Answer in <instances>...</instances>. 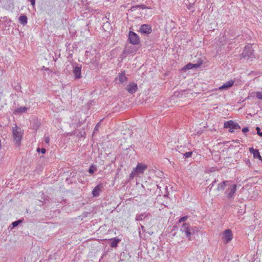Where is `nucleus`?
I'll use <instances>...</instances> for the list:
<instances>
[{
	"label": "nucleus",
	"mask_w": 262,
	"mask_h": 262,
	"mask_svg": "<svg viewBox=\"0 0 262 262\" xmlns=\"http://www.w3.org/2000/svg\"><path fill=\"white\" fill-rule=\"evenodd\" d=\"M198 231L199 229L197 227H193L189 223H184L181 228V231L185 234L189 241H191V236Z\"/></svg>",
	"instance_id": "1"
},
{
	"label": "nucleus",
	"mask_w": 262,
	"mask_h": 262,
	"mask_svg": "<svg viewBox=\"0 0 262 262\" xmlns=\"http://www.w3.org/2000/svg\"><path fill=\"white\" fill-rule=\"evenodd\" d=\"M241 56L247 60H252L254 58V51L251 45L246 46Z\"/></svg>",
	"instance_id": "2"
},
{
	"label": "nucleus",
	"mask_w": 262,
	"mask_h": 262,
	"mask_svg": "<svg viewBox=\"0 0 262 262\" xmlns=\"http://www.w3.org/2000/svg\"><path fill=\"white\" fill-rule=\"evenodd\" d=\"M12 133L15 144L17 146H19L22 139L21 129L17 127H13L12 129Z\"/></svg>",
	"instance_id": "3"
},
{
	"label": "nucleus",
	"mask_w": 262,
	"mask_h": 262,
	"mask_svg": "<svg viewBox=\"0 0 262 262\" xmlns=\"http://www.w3.org/2000/svg\"><path fill=\"white\" fill-rule=\"evenodd\" d=\"M224 127L229 128L230 132H233L234 129L241 128L240 125L237 123H235L232 120L225 122L224 123Z\"/></svg>",
	"instance_id": "4"
},
{
	"label": "nucleus",
	"mask_w": 262,
	"mask_h": 262,
	"mask_svg": "<svg viewBox=\"0 0 262 262\" xmlns=\"http://www.w3.org/2000/svg\"><path fill=\"white\" fill-rule=\"evenodd\" d=\"M236 190V185H232L230 183V185L228 186V188L225 191V194L228 199H232L234 197Z\"/></svg>",
	"instance_id": "5"
},
{
	"label": "nucleus",
	"mask_w": 262,
	"mask_h": 262,
	"mask_svg": "<svg viewBox=\"0 0 262 262\" xmlns=\"http://www.w3.org/2000/svg\"><path fill=\"white\" fill-rule=\"evenodd\" d=\"M233 238V234L230 229L225 230L223 234L222 239L225 244H228Z\"/></svg>",
	"instance_id": "6"
},
{
	"label": "nucleus",
	"mask_w": 262,
	"mask_h": 262,
	"mask_svg": "<svg viewBox=\"0 0 262 262\" xmlns=\"http://www.w3.org/2000/svg\"><path fill=\"white\" fill-rule=\"evenodd\" d=\"M128 39L133 45H138L140 43V38L138 35L133 31L129 32Z\"/></svg>",
	"instance_id": "7"
},
{
	"label": "nucleus",
	"mask_w": 262,
	"mask_h": 262,
	"mask_svg": "<svg viewBox=\"0 0 262 262\" xmlns=\"http://www.w3.org/2000/svg\"><path fill=\"white\" fill-rule=\"evenodd\" d=\"M147 168V165L143 163H139L137 167L134 168L137 173L142 174L143 173L144 171Z\"/></svg>",
	"instance_id": "8"
},
{
	"label": "nucleus",
	"mask_w": 262,
	"mask_h": 262,
	"mask_svg": "<svg viewBox=\"0 0 262 262\" xmlns=\"http://www.w3.org/2000/svg\"><path fill=\"white\" fill-rule=\"evenodd\" d=\"M230 181H223L222 182L219 183L217 185L216 190L219 192L224 190L226 187H228V186L230 185Z\"/></svg>",
	"instance_id": "9"
},
{
	"label": "nucleus",
	"mask_w": 262,
	"mask_h": 262,
	"mask_svg": "<svg viewBox=\"0 0 262 262\" xmlns=\"http://www.w3.org/2000/svg\"><path fill=\"white\" fill-rule=\"evenodd\" d=\"M138 89L137 84L135 83H130L127 86L126 90L130 94L135 93Z\"/></svg>",
	"instance_id": "10"
},
{
	"label": "nucleus",
	"mask_w": 262,
	"mask_h": 262,
	"mask_svg": "<svg viewBox=\"0 0 262 262\" xmlns=\"http://www.w3.org/2000/svg\"><path fill=\"white\" fill-rule=\"evenodd\" d=\"M234 83V81L231 80H229L226 83H224L222 86L219 88V90H227L231 86H233Z\"/></svg>",
	"instance_id": "11"
},
{
	"label": "nucleus",
	"mask_w": 262,
	"mask_h": 262,
	"mask_svg": "<svg viewBox=\"0 0 262 262\" xmlns=\"http://www.w3.org/2000/svg\"><path fill=\"white\" fill-rule=\"evenodd\" d=\"M140 31L141 33L149 34L151 32V28L148 25H142L140 28Z\"/></svg>",
	"instance_id": "12"
},
{
	"label": "nucleus",
	"mask_w": 262,
	"mask_h": 262,
	"mask_svg": "<svg viewBox=\"0 0 262 262\" xmlns=\"http://www.w3.org/2000/svg\"><path fill=\"white\" fill-rule=\"evenodd\" d=\"M81 67L78 66H76L74 68L73 72L75 78L79 79L81 78Z\"/></svg>",
	"instance_id": "13"
},
{
	"label": "nucleus",
	"mask_w": 262,
	"mask_h": 262,
	"mask_svg": "<svg viewBox=\"0 0 262 262\" xmlns=\"http://www.w3.org/2000/svg\"><path fill=\"white\" fill-rule=\"evenodd\" d=\"M250 151L253 154L254 158H257L262 161V158L260 155L259 152L257 149H254L253 148H250Z\"/></svg>",
	"instance_id": "14"
},
{
	"label": "nucleus",
	"mask_w": 262,
	"mask_h": 262,
	"mask_svg": "<svg viewBox=\"0 0 262 262\" xmlns=\"http://www.w3.org/2000/svg\"><path fill=\"white\" fill-rule=\"evenodd\" d=\"M120 242V239L119 238L115 237L114 238L111 239V242L110 244V246L112 248L116 247L118 245V244Z\"/></svg>",
	"instance_id": "15"
},
{
	"label": "nucleus",
	"mask_w": 262,
	"mask_h": 262,
	"mask_svg": "<svg viewBox=\"0 0 262 262\" xmlns=\"http://www.w3.org/2000/svg\"><path fill=\"white\" fill-rule=\"evenodd\" d=\"M119 80L121 83H123L127 81V78L125 76L124 72H123L120 74L119 76Z\"/></svg>",
	"instance_id": "16"
},
{
	"label": "nucleus",
	"mask_w": 262,
	"mask_h": 262,
	"mask_svg": "<svg viewBox=\"0 0 262 262\" xmlns=\"http://www.w3.org/2000/svg\"><path fill=\"white\" fill-rule=\"evenodd\" d=\"M100 186L99 185H97L96 186L93 190L92 191V194L94 197H97L99 195L100 193Z\"/></svg>",
	"instance_id": "17"
},
{
	"label": "nucleus",
	"mask_w": 262,
	"mask_h": 262,
	"mask_svg": "<svg viewBox=\"0 0 262 262\" xmlns=\"http://www.w3.org/2000/svg\"><path fill=\"white\" fill-rule=\"evenodd\" d=\"M149 214H146L145 213H141L138 214L136 216V221H142L148 215H149Z\"/></svg>",
	"instance_id": "18"
},
{
	"label": "nucleus",
	"mask_w": 262,
	"mask_h": 262,
	"mask_svg": "<svg viewBox=\"0 0 262 262\" xmlns=\"http://www.w3.org/2000/svg\"><path fill=\"white\" fill-rule=\"evenodd\" d=\"M27 17L26 15H21L19 17V22L23 25L27 24Z\"/></svg>",
	"instance_id": "19"
},
{
	"label": "nucleus",
	"mask_w": 262,
	"mask_h": 262,
	"mask_svg": "<svg viewBox=\"0 0 262 262\" xmlns=\"http://www.w3.org/2000/svg\"><path fill=\"white\" fill-rule=\"evenodd\" d=\"M136 51V50L134 48V47L132 48L131 46H126L125 47L124 52L126 54H130L133 53Z\"/></svg>",
	"instance_id": "20"
},
{
	"label": "nucleus",
	"mask_w": 262,
	"mask_h": 262,
	"mask_svg": "<svg viewBox=\"0 0 262 262\" xmlns=\"http://www.w3.org/2000/svg\"><path fill=\"white\" fill-rule=\"evenodd\" d=\"M251 96H256L258 99H262V92H253L251 94Z\"/></svg>",
	"instance_id": "21"
},
{
	"label": "nucleus",
	"mask_w": 262,
	"mask_h": 262,
	"mask_svg": "<svg viewBox=\"0 0 262 262\" xmlns=\"http://www.w3.org/2000/svg\"><path fill=\"white\" fill-rule=\"evenodd\" d=\"M27 108L25 106L20 107L18 108L16 110V112L18 113H22L25 112L27 111Z\"/></svg>",
	"instance_id": "22"
},
{
	"label": "nucleus",
	"mask_w": 262,
	"mask_h": 262,
	"mask_svg": "<svg viewBox=\"0 0 262 262\" xmlns=\"http://www.w3.org/2000/svg\"><path fill=\"white\" fill-rule=\"evenodd\" d=\"M136 8H140L142 9H144L145 8H146V7L144 5H137L136 6L132 7L130 10L131 11H134Z\"/></svg>",
	"instance_id": "23"
},
{
	"label": "nucleus",
	"mask_w": 262,
	"mask_h": 262,
	"mask_svg": "<svg viewBox=\"0 0 262 262\" xmlns=\"http://www.w3.org/2000/svg\"><path fill=\"white\" fill-rule=\"evenodd\" d=\"M22 222V221L20 220H17V221H14L13 222L12 224H11V225L12 226V228H14V227H16L18 225V224Z\"/></svg>",
	"instance_id": "24"
},
{
	"label": "nucleus",
	"mask_w": 262,
	"mask_h": 262,
	"mask_svg": "<svg viewBox=\"0 0 262 262\" xmlns=\"http://www.w3.org/2000/svg\"><path fill=\"white\" fill-rule=\"evenodd\" d=\"M138 174L137 173V172H136L135 169L134 168L133 171H132L131 173L130 174L129 178L133 179L136 175H138Z\"/></svg>",
	"instance_id": "25"
},
{
	"label": "nucleus",
	"mask_w": 262,
	"mask_h": 262,
	"mask_svg": "<svg viewBox=\"0 0 262 262\" xmlns=\"http://www.w3.org/2000/svg\"><path fill=\"white\" fill-rule=\"evenodd\" d=\"M96 170V168L95 166H94V165H92L90 168H89V172L90 173H93L94 172V171Z\"/></svg>",
	"instance_id": "26"
},
{
	"label": "nucleus",
	"mask_w": 262,
	"mask_h": 262,
	"mask_svg": "<svg viewBox=\"0 0 262 262\" xmlns=\"http://www.w3.org/2000/svg\"><path fill=\"white\" fill-rule=\"evenodd\" d=\"M198 67V66H196V64H192V63H188L186 66V69H191L193 67Z\"/></svg>",
	"instance_id": "27"
},
{
	"label": "nucleus",
	"mask_w": 262,
	"mask_h": 262,
	"mask_svg": "<svg viewBox=\"0 0 262 262\" xmlns=\"http://www.w3.org/2000/svg\"><path fill=\"white\" fill-rule=\"evenodd\" d=\"M192 154V151H189V152H186L184 153L183 154V155L186 158H190V157H191Z\"/></svg>",
	"instance_id": "28"
},
{
	"label": "nucleus",
	"mask_w": 262,
	"mask_h": 262,
	"mask_svg": "<svg viewBox=\"0 0 262 262\" xmlns=\"http://www.w3.org/2000/svg\"><path fill=\"white\" fill-rule=\"evenodd\" d=\"M188 219V216H183L181 218H180L179 220V223H182V222H184L185 221H186L187 220V219Z\"/></svg>",
	"instance_id": "29"
},
{
	"label": "nucleus",
	"mask_w": 262,
	"mask_h": 262,
	"mask_svg": "<svg viewBox=\"0 0 262 262\" xmlns=\"http://www.w3.org/2000/svg\"><path fill=\"white\" fill-rule=\"evenodd\" d=\"M256 130L257 131V134L260 137H262V132H260V128L259 127H256Z\"/></svg>",
	"instance_id": "30"
},
{
	"label": "nucleus",
	"mask_w": 262,
	"mask_h": 262,
	"mask_svg": "<svg viewBox=\"0 0 262 262\" xmlns=\"http://www.w3.org/2000/svg\"><path fill=\"white\" fill-rule=\"evenodd\" d=\"M40 150L42 154H45L46 153V149H45V148H41V149H40V148H38L37 149V151L38 152H39V151H40Z\"/></svg>",
	"instance_id": "31"
},
{
	"label": "nucleus",
	"mask_w": 262,
	"mask_h": 262,
	"mask_svg": "<svg viewBox=\"0 0 262 262\" xmlns=\"http://www.w3.org/2000/svg\"><path fill=\"white\" fill-rule=\"evenodd\" d=\"M216 182V180H215L211 184L209 185L208 187H209L210 191L211 190V188L213 186L214 183H215Z\"/></svg>",
	"instance_id": "32"
},
{
	"label": "nucleus",
	"mask_w": 262,
	"mask_h": 262,
	"mask_svg": "<svg viewBox=\"0 0 262 262\" xmlns=\"http://www.w3.org/2000/svg\"><path fill=\"white\" fill-rule=\"evenodd\" d=\"M49 141H50V138L49 136H45V142L46 143H49Z\"/></svg>",
	"instance_id": "33"
},
{
	"label": "nucleus",
	"mask_w": 262,
	"mask_h": 262,
	"mask_svg": "<svg viewBox=\"0 0 262 262\" xmlns=\"http://www.w3.org/2000/svg\"><path fill=\"white\" fill-rule=\"evenodd\" d=\"M249 131V128L248 127H245L242 129V132L244 133H247Z\"/></svg>",
	"instance_id": "34"
},
{
	"label": "nucleus",
	"mask_w": 262,
	"mask_h": 262,
	"mask_svg": "<svg viewBox=\"0 0 262 262\" xmlns=\"http://www.w3.org/2000/svg\"><path fill=\"white\" fill-rule=\"evenodd\" d=\"M124 132H126V134H128L129 137H130L133 134V133L131 132L129 130H125Z\"/></svg>",
	"instance_id": "35"
},
{
	"label": "nucleus",
	"mask_w": 262,
	"mask_h": 262,
	"mask_svg": "<svg viewBox=\"0 0 262 262\" xmlns=\"http://www.w3.org/2000/svg\"><path fill=\"white\" fill-rule=\"evenodd\" d=\"M99 126V123H97V124L95 127L94 132L96 131V130H98Z\"/></svg>",
	"instance_id": "36"
},
{
	"label": "nucleus",
	"mask_w": 262,
	"mask_h": 262,
	"mask_svg": "<svg viewBox=\"0 0 262 262\" xmlns=\"http://www.w3.org/2000/svg\"><path fill=\"white\" fill-rule=\"evenodd\" d=\"M31 2V4L32 6H34L35 4V0H29Z\"/></svg>",
	"instance_id": "37"
},
{
	"label": "nucleus",
	"mask_w": 262,
	"mask_h": 262,
	"mask_svg": "<svg viewBox=\"0 0 262 262\" xmlns=\"http://www.w3.org/2000/svg\"><path fill=\"white\" fill-rule=\"evenodd\" d=\"M157 186L158 188L160 189L161 187L159 185H157Z\"/></svg>",
	"instance_id": "38"
},
{
	"label": "nucleus",
	"mask_w": 262,
	"mask_h": 262,
	"mask_svg": "<svg viewBox=\"0 0 262 262\" xmlns=\"http://www.w3.org/2000/svg\"><path fill=\"white\" fill-rule=\"evenodd\" d=\"M123 138H124V139H127V137H124Z\"/></svg>",
	"instance_id": "39"
},
{
	"label": "nucleus",
	"mask_w": 262,
	"mask_h": 262,
	"mask_svg": "<svg viewBox=\"0 0 262 262\" xmlns=\"http://www.w3.org/2000/svg\"><path fill=\"white\" fill-rule=\"evenodd\" d=\"M123 134L124 135H126V133H124Z\"/></svg>",
	"instance_id": "40"
}]
</instances>
